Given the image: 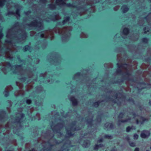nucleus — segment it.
<instances>
[{
  "label": "nucleus",
  "instance_id": "nucleus-46",
  "mask_svg": "<svg viewBox=\"0 0 151 151\" xmlns=\"http://www.w3.org/2000/svg\"><path fill=\"white\" fill-rule=\"evenodd\" d=\"M27 78H25L23 76L22 77V78H20L21 81L23 82L25 81H26V79Z\"/></svg>",
  "mask_w": 151,
  "mask_h": 151
},
{
  "label": "nucleus",
  "instance_id": "nucleus-54",
  "mask_svg": "<svg viewBox=\"0 0 151 151\" xmlns=\"http://www.w3.org/2000/svg\"><path fill=\"white\" fill-rule=\"evenodd\" d=\"M31 102V101L30 99H27L26 100V103L28 104H30Z\"/></svg>",
  "mask_w": 151,
  "mask_h": 151
},
{
  "label": "nucleus",
  "instance_id": "nucleus-40",
  "mask_svg": "<svg viewBox=\"0 0 151 151\" xmlns=\"http://www.w3.org/2000/svg\"><path fill=\"white\" fill-rule=\"evenodd\" d=\"M16 84L19 87V89H20L23 86V85L22 83H19V82H16Z\"/></svg>",
  "mask_w": 151,
  "mask_h": 151
},
{
  "label": "nucleus",
  "instance_id": "nucleus-35",
  "mask_svg": "<svg viewBox=\"0 0 151 151\" xmlns=\"http://www.w3.org/2000/svg\"><path fill=\"white\" fill-rule=\"evenodd\" d=\"M103 145L101 144L99 145L96 144L94 147V149L95 150H97L99 147H103Z\"/></svg>",
  "mask_w": 151,
  "mask_h": 151
},
{
  "label": "nucleus",
  "instance_id": "nucleus-22",
  "mask_svg": "<svg viewBox=\"0 0 151 151\" xmlns=\"http://www.w3.org/2000/svg\"><path fill=\"white\" fill-rule=\"evenodd\" d=\"M12 89V88L11 86H8L6 88L5 91L4 92V94L5 96H8L9 95V91H11Z\"/></svg>",
  "mask_w": 151,
  "mask_h": 151
},
{
  "label": "nucleus",
  "instance_id": "nucleus-27",
  "mask_svg": "<svg viewBox=\"0 0 151 151\" xmlns=\"http://www.w3.org/2000/svg\"><path fill=\"white\" fill-rule=\"evenodd\" d=\"M81 77V75L80 73H78L75 75L73 78V79L78 81V80L80 79Z\"/></svg>",
  "mask_w": 151,
  "mask_h": 151
},
{
  "label": "nucleus",
  "instance_id": "nucleus-18",
  "mask_svg": "<svg viewBox=\"0 0 151 151\" xmlns=\"http://www.w3.org/2000/svg\"><path fill=\"white\" fill-rule=\"evenodd\" d=\"M46 46L47 45L46 44H42L40 42H36L35 44V48L36 49H38L40 48V47H41L42 49H44L46 47Z\"/></svg>",
  "mask_w": 151,
  "mask_h": 151
},
{
  "label": "nucleus",
  "instance_id": "nucleus-50",
  "mask_svg": "<svg viewBox=\"0 0 151 151\" xmlns=\"http://www.w3.org/2000/svg\"><path fill=\"white\" fill-rule=\"evenodd\" d=\"M151 15V13H150L149 14V15L147 17H146L145 18H144V19L146 20L149 23V22H148V20L147 19V18L148 17H149V16H150Z\"/></svg>",
  "mask_w": 151,
  "mask_h": 151
},
{
  "label": "nucleus",
  "instance_id": "nucleus-1",
  "mask_svg": "<svg viewBox=\"0 0 151 151\" xmlns=\"http://www.w3.org/2000/svg\"><path fill=\"white\" fill-rule=\"evenodd\" d=\"M0 32V39L3 36ZM27 34L24 30L22 29L20 24L17 22L13 26L9 29L7 32L5 43L3 44L0 40V56H3L5 58L11 59L13 52L18 51L20 47H16L14 44L16 43H23L27 37Z\"/></svg>",
  "mask_w": 151,
  "mask_h": 151
},
{
  "label": "nucleus",
  "instance_id": "nucleus-6",
  "mask_svg": "<svg viewBox=\"0 0 151 151\" xmlns=\"http://www.w3.org/2000/svg\"><path fill=\"white\" fill-rule=\"evenodd\" d=\"M147 120V119L142 117L138 115H136L133 113H129L127 116V118L124 120L118 121V125L120 124L121 123L130 122L136 123L137 124H142L145 122Z\"/></svg>",
  "mask_w": 151,
  "mask_h": 151
},
{
  "label": "nucleus",
  "instance_id": "nucleus-32",
  "mask_svg": "<svg viewBox=\"0 0 151 151\" xmlns=\"http://www.w3.org/2000/svg\"><path fill=\"white\" fill-rule=\"evenodd\" d=\"M10 0H0V6H3L4 4L7 1H9Z\"/></svg>",
  "mask_w": 151,
  "mask_h": 151
},
{
  "label": "nucleus",
  "instance_id": "nucleus-51",
  "mask_svg": "<svg viewBox=\"0 0 151 151\" xmlns=\"http://www.w3.org/2000/svg\"><path fill=\"white\" fill-rule=\"evenodd\" d=\"M35 34V33L34 31H31L30 32V35L31 36H32L34 35Z\"/></svg>",
  "mask_w": 151,
  "mask_h": 151
},
{
  "label": "nucleus",
  "instance_id": "nucleus-49",
  "mask_svg": "<svg viewBox=\"0 0 151 151\" xmlns=\"http://www.w3.org/2000/svg\"><path fill=\"white\" fill-rule=\"evenodd\" d=\"M40 2L42 4H45L46 2V0H40Z\"/></svg>",
  "mask_w": 151,
  "mask_h": 151
},
{
  "label": "nucleus",
  "instance_id": "nucleus-31",
  "mask_svg": "<svg viewBox=\"0 0 151 151\" xmlns=\"http://www.w3.org/2000/svg\"><path fill=\"white\" fill-rule=\"evenodd\" d=\"M48 7L51 10H54L56 8V5L55 4H51L48 5Z\"/></svg>",
  "mask_w": 151,
  "mask_h": 151
},
{
  "label": "nucleus",
  "instance_id": "nucleus-26",
  "mask_svg": "<svg viewBox=\"0 0 151 151\" xmlns=\"http://www.w3.org/2000/svg\"><path fill=\"white\" fill-rule=\"evenodd\" d=\"M129 29L127 28H125L123 32V33L122 35V37L124 38H126L125 37H124V36H126L128 33L129 32Z\"/></svg>",
  "mask_w": 151,
  "mask_h": 151
},
{
  "label": "nucleus",
  "instance_id": "nucleus-47",
  "mask_svg": "<svg viewBox=\"0 0 151 151\" xmlns=\"http://www.w3.org/2000/svg\"><path fill=\"white\" fill-rule=\"evenodd\" d=\"M133 127H127L126 129L127 132H129V131H130V130L131 129H132V128Z\"/></svg>",
  "mask_w": 151,
  "mask_h": 151
},
{
  "label": "nucleus",
  "instance_id": "nucleus-33",
  "mask_svg": "<svg viewBox=\"0 0 151 151\" xmlns=\"http://www.w3.org/2000/svg\"><path fill=\"white\" fill-rule=\"evenodd\" d=\"M29 61H30L31 60H34V62H35V63L36 64H37L40 61V60L37 59H35L34 60L33 59H32L31 58L29 57Z\"/></svg>",
  "mask_w": 151,
  "mask_h": 151
},
{
  "label": "nucleus",
  "instance_id": "nucleus-7",
  "mask_svg": "<svg viewBox=\"0 0 151 151\" xmlns=\"http://www.w3.org/2000/svg\"><path fill=\"white\" fill-rule=\"evenodd\" d=\"M118 68L116 70L118 74H123L125 75H129L130 74L129 71L130 70V66L127 64H121L120 65L119 63L117 64Z\"/></svg>",
  "mask_w": 151,
  "mask_h": 151
},
{
  "label": "nucleus",
  "instance_id": "nucleus-58",
  "mask_svg": "<svg viewBox=\"0 0 151 151\" xmlns=\"http://www.w3.org/2000/svg\"><path fill=\"white\" fill-rule=\"evenodd\" d=\"M103 141V139L101 138V139H99V140H98L97 141V142L98 143H100V142H102Z\"/></svg>",
  "mask_w": 151,
  "mask_h": 151
},
{
  "label": "nucleus",
  "instance_id": "nucleus-37",
  "mask_svg": "<svg viewBox=\"0 0 151 151\" xmlns=\"http://www.w3.org/2000/svg\"><path fill=\"white\" fill-rule=\"evenodd\" d=\"M88 37V35L86 33L84 32H82L80 35V37L81 38H87Z\"/></svg>",
  "mask_w": 151,
  "mask_h": 151
},
{
  "label": "nucleus",
  "instance_id": "nucleus-9",
  "mask_svg": "<svg viewBox=\"0 0 151 151\" xmlns=\"http://www.w3.org/2000/svg\"><path fill=\"white\" fill-rule=\"evenodd\" d=\"M39 19V18L37 17L30 24H28V26L29 27H35L39 30L42 29L43 28V25L40 21H38Z\"/></svg>",
  "mask_w": 151,
  "mask_h": 151
},
{
  "label": "nucleus",
  "instance_id": "nucleus-52",
  "mask_svg": "<svg viewBox=\"0 0 151 151\" xmlns=\"http://www.w3.org/2000/svg\"><path fill=\"white\" fill-rule=\"evenodd\" d=\"M138 137V135L137 134H134V139H137Z\"/></svg>",
  "mask_w": 151,
  "mask_h": 151
},
{
  "label": "nucleus",
  "instance_id": "nucleus-17",
  "mask_svg": "<svg viewBox=\"0 0 151 151\" xmlns=\"http://www.w3.org/2000/svg\"><path fill=\"white\" fill-rule=\"evenodd\" d=\"M93 116L91 114H89L88 116L86 119V122L88 124V127H91L92 125Z\"/></svg>",
  "mask_w": 151,
  "mask_h": 151
},
{
  "label": "nucleus",
  "instance_id": "nucleus-43",
  "mask_svg": "<svg viewBox=\"0 0 151 151\" xmlns=\"http://www.w3.org/2000/svg\"><path fill=\"white\" fill-rule=\"evenodd\" d=\"M100 102V101H98L97 102H95L94 104V106L95 107H97L98 106Z\"/></svg>",
  "mask_w": 151,
  "mask_h": 151
},
{
  "label": "nucleus",
  "instance_id": "nucleus-19",
  "mask_svg": "<svg viewBox=\"0 0 151 151\" xmlns=\"http://www.w3.org/2000/svg\"><path fill=\"white\" fill-rule=\"evenodd\" d=\"M44 91L43 88L41 86H39L37 87L36 89V91L35 92H33L30 95V96H33V97H35V96H34V94L35 93H40L41 92Z\"/></svg>",
  "mask_w": 151,
  "mask_h": 151
},
{
  "label": "nucleus",
  "instance_id": "nucleus-25",
  "mask_svg": "<svg viewBox=\"0 0 151 151\" xmlns=\"http://www.w3.org/2000/svg\"><path fill=\"white\" fill-rule=\"evenodd\" d=\"M24 94V91L21 89L16 91L14 93V95L15 96H17L19 95H23Z\"/></svg>",
  "mask_w": 151,
  "mask_h": 151
},
{
  "label": "nucleus",
  "instance_id": "nucleus-57",
  "mask_svg": "<svg viewBox=\"0 0 151 151\" xmlns=\"http://www.w3.org/2000/svg\"><path fill=\"white\" fill-rule=\"evenodd\" d=\"M7 103L9 105V107H11L12 106V103L11 102L9 101H7Z\"/></svg>",
  "mask_w": 151,
  "mask_h": 151
},
{
  "label": "nucleus",
  "instance_id": "nucleus-42",
  "mask_svg": "<svg viewBox=\"0 0 151 151\" xmlns=\"http://www.w3.org/2000/svg\"><path fill=\"white\" fill-rule=\"evenodd\" d=\"M148 41V39L146 38H144L142 39V41L144 43H147Z\"/></svg>",
  "mask_w": 151,
  "mask_h": 151
},
{
  "label": "nucleus",
  "instance_id": "nucleus-39",
  "mask_svg": "<svg viewBox=\"0 0 151 151\" xmlns=\"http://www.w3.org/2000/svg\"><path fill=\"white\" fill-rule=\"evenodd\" d=\"M104 138L108 139H112L113 137L112 136L108 134L105 135L104 137Z\"/></svg>",
  "mask_w": 151,
  "mask_h": 151
},
{
  "label": "nucleus",
  "instance_id": "nucleus-44",
  "mask_svg": "<svg viewBox=\"0 0 151 151\" xmlns=\"http://www.w3.org/2000/svg\"><path fill=\"white\" fill-rule=\"evenodd\" d=\"M124 116V114L122 113H120L119 116V119H122L123 118Z\"/></svg>",
  "mask_w": 151,
  "mask_h": 151
},
{
  "label": "nucleus",
  "instance_id": "nucleus-34",
  "mask_svg": "<svg viewBox=\"0 0 151 151\" xmlns=\"http://www.w3.org/2000/svg\"><path fill=\"white\" fill-rule=\"evenodd\" d=\"M30 47L29 46L27 45L25 46L23 48L24 51L25 52L27 50H29L30 52H31V51H30Z\"/></svg>",
  "mask_w": 151,
  "mask_h": 151
},
{
  "label": "nucleus",
  "instance_id": "nucleus-2",
  "mask_svg": "<svg viewBox=\"0 0 151 151\" xmlns=\"http://www.w3.org/2000/svg\"><path fill=\"white\" fill-rule=\"evenodd\" d=\"M70 19L69 17H65L63 22L58 23L53 30L42 32L36 35L35 38L36 39V37H38L39 38H49L52 40L54 37V33L55 32L58 35H62L61 38L63 42L65 43L68 42L70 37V32L72 30V28L71 27H61L63 25L67 23L69 24Z\"/></svg>",
  "mask_w": 151,
  "mask_h": 151
},
{
  "label": "nucleus",
  "instance_id": "nucleus-59",
  "mask_svg": "<svg viewBox=\"0 0 151 151\" xmlns=\"http://www.w3.org/2000/svg\"><path fill=\"white\" fill-rule=\"evenodd\" d=\"M31 12L30 11H28V12H26L25 13L26 15H29L30 13Z\"/></svg>",
  "mask_w": 151,
  "mask_h": 151
},
{
  "label": "nucleus",
  "instance_id": "nucleus-8",
  "mask_svg": "<svg viewBox=\"0 0 151 151\" xmlns=\"http://www.w3.org/2000/svg\"><path fill=\"white\" fill-rule=\"evenodd\" d=\"M92 0H91L92 1ZM92 1H91L89 2L90 0H82L81 1V4L83 7L86 10V11L90 8H92L93 10V12H94V9L93 7V5L92 4H93L100 1L99 0H92Z\"/></svg>",
  "mask_w": 151,
  "mask_h": 151
},
{
  "label": "nucleus",
  "instance_id": "nucleus-28",
  "mask_svg": "<svg viewBox=\"0 0 151 151\" xmlns=\"http://www.w3.org/2000/svg\"><path fill=\"white\" fill-rule=\"evenodd\" d=\"M53 16L54 17L50 18V19H51L53 21L58 20L61 19V17L58 14L54 15Z\"/></svg>",
  "mask_w": 151,
  "mask_h": 151
},
{
  "label": "nucleus",
  "instance_id": "nucleus-61",
  "mask_svg": "<svg viewBox=\"0 0 151 151\" xmlns=\"http://www.w3.org/2000/svg\"><path fill=\"white\" fill-rule=\"evenodd\" d=\"M134 151H139V148H136Z\"/></svg>",
  "mask_w": 151,
  "mask_h": 151
},
{
  "label": "nucleus",
  "instance_id": "nucleus-30",
  "mask_svg": "<svg viewBox=\"0 0 151 151\" xmlns=\"http://www.w3.org/2000/svg\"><path fill=\"white\" fill-rule=\"evenodd\" d=\"M122 11L123 13H124L127 12L129 10V8L127 6L124 5L121 8Z\"/></svg>",
  "mask_w": 151,
  "mask_h": 151
},
{
  "label": "nucleus",
  "instance_id": "nucleus-15",
  "mask_svg": "<svg viewBox=\"0 0 151 151\" xmlns=\"http://www.w3.org/2000/svg\"><path fill=\"white\" fill-rule=\"evenodd\" d=\"M42 136H44L46 139H49L52 138L54 136L53 133H51L50 131L49 130L46 131L45 133L42 132Z\"/></svg>",
  "mask_w": 151,
  "mask_h": 151
},
{
  "label": "nucleus",
  "instance_id": "nucleus-23",
  "mask_svg": "<svg viewBox=\"0 0 151 151\" xmlns=\"http://www.w3.org/2000/svg\"><path fill=\"white\" fill-rule=\"evenodd\" d=\"M104 127L105 129L109 130L110 129H112L113 128V125L112 123H106L104 125Z\"/></svg>",
  "mask_w": 151,
  "mask_h": 151
},
{
  "label": "nucleus",
  "instance_id": "nucleus-55",
  "mask_svg": "<svg viewBox=\"0 0 151 151\" xmlns=\"http://www.w3.org/2000/svg\"><path fill=\"white\" fill-rule=\"evenodd\" d=\"M119 8V6H117L114 8V10L115 11H116Z\"/></svg>",
  "mask_w": 151,
  "mask_h": 151
},
{
  "label": "nucleus",
  "instance_id": "nucleus-48",
  "mask_svg": "<svg viewBox=\"0 0 151 151\" xmlns=\"http://www.w3.org/2000/svg\"><path fill=\"white\" fill-rule=\"evenodd\" d=\"M129 145L132 147H134L135 146V143L133 142H129Z\"/></svg>",
  "mask_w": 151,
  "mask_h": 151
},
{
  "label": "nucleus",
  "instance_id": "nucleus-4",
  "mask_svg": "<svg viewBox=\"0 0 151 151\" xmlns=\"http://www.w3.org/2000/svg\"><path fill=\"white\" fill-rule=\"evenodd\" d=\"M22 108H19L18 109V111L19 113L16 114V119H14V121L13 118L14 117L12 116L11 117V120L10 119L9 121L8 122L7 124L5 125L4 127H3L1 125L0 126V133L1 132V130H4V131L5 130H6V132L3 133V134L4 135H6L9 136V130L11 129V125L13 126H16L17 127H14L13 128V132L14 133L17 134V132L18 130L19 127H21L20 124L22 122V120L24 117V114H22L20 112H22Z\"/></svg>",
  "mask_w": 151,
  "mask_h": 151
},
{
  "label": "nucleus",
  "instance_id": "nucleus-56",
  "mask_svg": "<svg viewBox=\"0 0 151 151\" xmlns=\"http://www.w3.org/2000/svg\"><path fill=\"white\" fill-rule=\"evenodd\" d=\"M97 121L98 122H100L101 121V117L100 116H98L97 118Z\"/></svg>",
  "mask_w": 151,
  "mask_h": 151
},
{
  "label": "nucleus",
  "instance_id": "nucleus-14",
  "mask_svg": "<svg viewBox=\"0 0 151 151\" xmlns=\"http://www.w3.org/2000/svg\"><path fill=\"white\" fill-rule=\"evenodd\" d=\"M49 76V74H47V73H44L41 74L40 75V77H42L44 78H45L46 77H47L49 78H50V79H47V81L48 83H51L53 81V79H52V76Z\"/></svg>",
  "mask_w": 151,
  "mask_h": 151
},
{
  "label": "nucleus",
  "instance_id": "nucleus-16",
  "mask_svg": "<svg viewBox=\"0 0 151 151\" xmlns=\"http://www.w3.org/2000/svg\"><path fill=\"white\" fill-rule=\"evenodd\" d=\"M150 134L149 131L147 130H144L141 134V137L143 138H147L148 137Z\"/></svg>",
  "mask_w": 151,
  "mask_h": 151
},
{
  "label": "nucleus",
  "instance_id": "nucleus-38",
  "mask_svg": "<svg viewBox=\"0 0 151 151\" xmlns=\"http://www.w3.org/2000/svg\"><path fill=\"white\" fill-rule=\"evenodd\" d=\"M59 115L58 113H57L56 114H55L54 117H56V118L55 119V122H56V121L57 122H58V121L60 120V119H59Z\"/></svg>",
  "mask_w": 151,
  "mask_h": 151
},
{
  "label": "nucleus",
  "instance_id": "nucleus-63",
  "mask_svg": "<svg viewBox=\"0 0 151 151\" xmlns=\"http://www.w3.org/2000/svg\"><path fill=\"white\" fill-rule=\"evenodd\" d=\"M7 109L8 110V111H9V113L10 112V111H9V107H7Z\"/></svg>",
  "mask_w": 151,
  "mask_h": 151
},
{
  "label": "nucleus",
  "instance_id": "nucleus-11",
  "mask_svg": "<svg viewBox=\"0 0 151 151\" xmlns=\"http://www.w3.org/2000/svg\"><path fill=\"white\" fill-rule=\"evenodd\" d=\"M55 124V123L52 122V124H50L51 128L53 131L54 132L58 133L60 136H61L62 134L60 132V129L63 127V123H58L57 124L54 126Z\"/></svg>",
  "mask_w": 151,
  "mask_h": 151
},
{
  "label": "nucleus",
  "instance_id": "nucleus-10",
  "mask_svg": "<svg viewBox=\"0 0 151 151\" xmlns=\"http://www.w3.org/2000/svg\"><path fill=\"white\" fill-rule=\"evenodd\" d=\"M76 123L75 122H73L71 125H69L68 127H66V129L67 131V136L68 137H70L73 136L74 134L72 132L74 131L80 129L81 128H78L75 127V124Z\"/></svg>",
  "mask_w": 151,
  "mask_h": 151
},
{
  "label": "nucleus",
  "instance_id": "nucleus-24",
  "mask_svg": "<svg viewBox=\"0 0 151 151\" xmlns=\"http://www.w3.org/2000/svg\"><path fill=\"white\" fill-rule=\"evenodd\" d=\"M69 98L70 101L72 102L73 106H76L78 104L77 100L76 99H75L74 97H69Z\"/></svg>",
  "mask_w": 151,
  "mask_h": 151
},
{
  "label": "nucleus",
  "instance_id": "nucleus-45",
  "mask_svg": "<svg viewBox=\"0 0 151 151\" xmlns=\"http://www.w3.org/2000/svg\"><path fill=\"white\" fill-rule=\"evenodd\" d=\"M144 33H146L149 31V29L148 27H145L144 28Z\"/></svg>",
  "mask_w": 151,
  "mask_h": 151
},
{
  "label": "nucleus",
  "instance_id": "nucleus-5",
  "mask_svg": "<svg viewBox=\"0 0 151 151\" xmlns=\"http://www.w3.org/2000/svg\"><path fill=\"white\" fill-rule=\"evenodd\" d=\"M67 0H56V4L60 7H61L65 6L67 7L71 8H76L78 13L81 16L82 14L86 12V10L83 7L82 4H81V1L80 0H75L72 4L70 3L66 4L65 1Z\"/></svg>",
  "mask_w": 151,
  "mask_h": 151
},
{
  "label": "nucleus",
  "instance_id": "nucleus-36",
  "mask_svg": "<svg viewBox=\"0 0 151 151\" xmlns=\"http://www.w3.org/2000/svg\"><path fill=\"white\" fill-rule=\"evenodd\" d=\"M104 66L105 68H111L113 67V65L111 63H105L104 64Z\"/></svg>",
  "mask_w": 151,
  "mask_h": 151
},
{
  "label": "nucleus",
  "instance_id": "nucleus-13",
  "mask_svg": "<svg viewBox=\"0 0 151 151\" xmlns=\"http://www.w3.org/2000/svg\"><path fill=\"white\" fill-rule=\"evenodd\" d=\"M49 61L51 63L55 65H59L60 61L58 56L56 54L51 56L50 59H49Z\"/></svg>",
  "mask_w": 151,
  "mask_h": 151
},
{
  "label": "nucleus",
  "instance_id": "nucleus-41",
  "mask_svg": "<svg viewBox=\"0 0 151 151\" xmlns=\"http://www.w3.org/2000/svg\"><path fill=\"white\" fill-rule=\"evenodd\" d=\"M32 86H31V83H29L27 86L26 87V90L27 91H28L29 90V88H31Z\"/></svg>",
  "mask_w": 151,
  "mask_h": 151
},
{
  "label": "nucleus",
  "instance_id": "nucleus-64",
  "mask_svg": "<svg viewBox=\"0 0 151 151\" xmlns=\"http://www.w3.org/2000/svg\"><path fill=\"white\" fill-rule=\"evenodd\" d=\"M36 117H38L40 116V114H36Z\"/></svg>",
  "mask_w": 151,
  "mask_h": 151
},
{
  "label": "nucleus",
  "instance_id": "nucleus-53",
  "mask_svg": "<svg viewBox=\"0 0 151 151\" xmlns=\"http://www.w3.org/2000/svg\"><path fill=\"white\" fill-rule=\"evenodd\" d=\"M61 114L62 116H63V117H65L67 116L68 115V113L66 114L65 115H64V114L63 113V112L62 113V112H61Z\"/></svg>",
  "mask_w": 151,
  "mask_h": 151
},
{
  "label": "nucleus",
  "instance_id": "nucleus-60",
  "mask_svg": "<svg viewBox=\"0 0 151 151\" xmlns=\"http://www.w3.org/2000/svg\"><path fill=\"white\" fill-rule=\"evenodd\" d=\"M3 17L1 16V14H0V20L2 21H3Z\"/></svg>",
  "mask_w": 151,
  "mask_h": 151
},
{
  "label": "nucleus",
  "instance_id": "nucleus-62",
  "mask_svg": "<svg viewBox=\"0 0 151 151\" xmlns=\"http://www.w3.org/2000/svg\"><path fill=\"white\" fill-rule=\"evenodd\" d=\"M114 98H115L116 99H117L118 98L117 95H116L115 96H114Z\"/></svg>",
  "mask_w": 151,
  "mask_h": 151
},
{
  "label": "nucleus",
  "instance_id": "nucleus-21",
  "mask_svg": "<svg viewBox=\"0 0 151 151\" xmlns=\"http://www.w3.org/2000/svg\"><path fill=\"white\" fill-rule=\"evenodd\" d=\"M14 15L16 16L17 18L20 17V15L19 13V10L17 9L16 10L15 13H14L13 12H9L6 14V15H9L10 14Z\"/></svg>",
  "mask_w": 151,
  "mask_h": 151
},
{
  "label": "nucleus",
  "instance_id": "nucleus-3",
  "mask_svg": "<svg viewBox=\"0 0 151 151\" xmlns=\"http://www.w3.org/2000/svg\"><path fill=\"white\" fill-rule=\"evenodd\" d=\"M17 58L19 62L21 63V65L12 66L9 63L2 62L0 63V65L2 66L1 68L2 71L4 74H6L8 71L11 70L14 73L22 75H27L29 78L32 77L33 73L30 68L32 67V66L29 64L26 65V67L23 66V65H25L24 62L21 60L19 56H17Z\"/></svg>",
  "mask_w": 151,
  "mask_h": 151
},
{
  "label": "nucleus",
  "instance_id": "nucleus-12",
  "mask_svg": "<svg viewBox=\"0 0 151 151\" xmlns=\"http://www.w3.org/2000/svg\"><path fill=\"white\" fill-rule=\"evenodd\" d=\"M58 143L57 141L56 140H55L53 142V144L51 143L50 140L46 142L45 141H44L42 143V146L43 147V150L45 151L47 149H49L50 147L55 144Z\"/></svg>",
  "mask_w": 151,
  "mask_h": 151
},
{
  "label": "nucleus",
  "instance_id": "nucleus-29",
  "mask_svg": "<svg viewBox=\"0 0 151 151\" xmlns=\"http://www.w3.org/2000/svg\"><path fill=\"white\" fill-rule=\"evenodd\" d=\"M90 142L88 140L84 141L83 144V146L85 147H88L90 145Z\"/></svg>",
  "mask_w": 151,
  "mask_h": 151
},
{
  "label": "nucleus",
  "instance_id": "nucleus-20",
  "mask_svg": "<svg viewBox=\"0 0 151 151\" xmlns=\"http://www.w3.org/2000/svg\"><path fill=\"white\" fill-rule=\"evenodd\" d=\"M7 117L5 112L3 111H0V120L3 121Z\"/></svg>",
  "mask_w": 151,
  "mask_h": 151
}]
</instances>
